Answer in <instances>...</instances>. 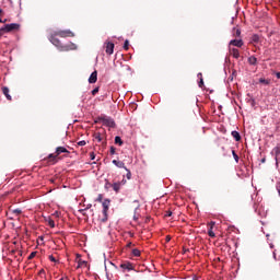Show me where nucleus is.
Returning a JSON list of instances; mask_svg holds the SVG:
<instances>
[{
    "instance_id": "7",
    "label": "nucleus",
    "mask_w": 280,
    "mask_h": 280,
    "mask_svg": "<svg viewBox=\"0 0 280 280\" xmlns=\"http://www.w3.org/2000/svg\"><path fill=\"white\" fill-rule=\"evenodd\" d=\"M115 51V44L110 43V42H106L105 43V52L107 54V56H113Z\"/></svg>"
},
{
    "instance_id": "36",
    "label": "nucleus",
    "mask_w": 280,
    "mask_h": 280,
    "mask_svg": "<svg viewBox=\"0 0 280 280\" xmlns=\"http://www.w3.org/2000/svg\"><path fill=\"white\" fill-rule=\"evenodd\" d=\"M49 259H50L51 261L56 262V257H54V255H50V256H49Z\"/></svg>"
},
{
    "instance_id": "23",
    "label": "nucleus",
    "mask_w": 280,
    "mask_h": 280,
    "mask_svg": "<svg viewBox=\"0 0 280 280\" xmlns=\"http://www.w3.org/2000/svg\"><path fill=\"white\" fill-rule=\"evenodd\" d=\"M128 49H130V42L128 39H126L125 44H124V50L128 51Z\"/></svg>"
},
{
    "instance_id": "6",
    "label": "nucleus",
    "mask_w": 280,
    "mask_h": 280,
    "mask_svg": "<svg viewBox=\"0 0 280 280\" xmlns=\"http://www.w3.org/2000/svg\"><path fill=\"white\" fill-rule=\"evenodd\" d=\"M55 36H59L60 38H73L75 34L71 32L70 30H65V31H56L54 32Z\"/></svg>"
},
{
    "instance_id": "48",
    "label": "nucleus",
    "mask_w": 280,
    "mask_h": 280,
    "mask_svg": "<svg viewBox=\"0 0 280 280\" xmlns=\"http://www.w3.org/2000/svg\"><path fill=\"white\" fill-rule=\"evenodd\" d=\"M60 280H65L63 278H61Z\"/></svg>"
},
{
    "instance_id": "39",
    "label": "nucleus",
    "mask_w": 280,
    "mask_h": 280,
    "mask_svg": "<svg viewBox=\"0 0 280 280\" xmlns=\"http://www.w3.org/2000/svg\"><path fill=\"white\" fill-rule=\"evenodd\" d=\"M276 77L280 80V72H276Z\"/></svg>"
},
{
    "instance_id": "38",
    "label": "nucleus",
    "mask_w": 280,
    "mask_h": 280,
    "mask_svg": "<svg viewBox=\"0 0 280 280\" xmlns=\"http://www.w3.org/2000/svg\"><path fill=\"white\" fill-rule=\"evenodd\" d=\"M98 202H102V195H98L97 199Z\"/></svg>"
},
{
    "instance_id": "4",
    "label": "nucleus",
    "mask_w": 280,
    "mask_h": 280,
    "mask_svg": "<svg viewBox=\"0 0 280 280\" xmlns=\"http://www.w3.org/2000/svg\"><path fill=\"white\" fill-rule=\"evenodd\" d=\"M103 218L101 222H108V208L110 207V200L106 199L103 201Z\"/></svg>"
},
{
    "instance_id": "14",
    "label": "nucleus",
    "mask_w": 280,
    "mask_h": 280,
    "mask_svg": "<svg viewBox=\"0 0 280 280\" xmlns=\"http://www.w3.org/2000/svg\"><path fill=\"white\" fill-rule=\"evenodd\" d=\"M232 34L235 38H240L242 36V31L237 27H234Z\"/></svg>"
},
{
    "instance_id": "41",
    "label": "nucleus",
    "mask_w": 280,
    "mask_h": 280,
    "mask_svg": "<svg viewBox=\"0 0 280 280\" xmlns=\"http://www.w3.org/2000/svg\"><path fill=\"white\" fill-rule=\"evenodd\" d=\"M130 246H132V243H128L127 244V247L130 248Z\"/></svg>"
},
{
    "instance_id": "33",
    "label": "nucleus",
    "mask_w": 280,
    "mask_h": 280,
    "mask_svg": "<svg viewBox=\"0 0 280 280\" xmlns=\"http://www.w3.org/2000/svg\"><path fill=\"white\" fill-rule=\"evenodd\" d=\"M78 145H80L81 148L86 145V141L82 140L78 142Z\"/></svg>"
},
{
    "instance_id": "32",
    "label": "nucleus",
    "mask_w": 280,
    "mask_h": 280,
    "mask_svg": "<svg viewBox=\"0 0 280 280\" xmlns=\"http://www.w3.org/2000/svg\"><path fill=\"white\" fill-rule=\"evenodd\" d=\"M95 139H96V141H98V143L102 142V136L100 133H97L95 136Z\"/></svg>"
},
{
    "instance_id": "20",
    "label": "nucleus",
    "mask_w": 280,
    "mask_h": 280,
    "mask_svg": "<svg viewBox=\"0 0 280 280\" xmlns=\"http://www.w3.org/2000/svg\"><path fill=\"white\" fill-rule=\"evenodd\" d=\"M198 78H200L199 81V89H202L205 86V80L202 79L201 72L198 73Z\"/></svg>"
},
{
    "instance_id": "37",
    "label": "nucleus",
    "mask_w": 280,
    "mask_h": 280,
    "mask_svg": "<svg viewBox=\"0 0 280 280\" xmlns=\"http://www.w3.org/2000/svg\"><path fill=\"white\" fill-rule=\"evenodd\" d=\"M118 183H120V186H121V185H126L127 182L126 179H122L121 182H118Z\"/></svg>"
},
{
    "instance_id": "31",
    "label": "nucleus",
    "mask_w": 280,
    "mask_h": 280,
    "mask_svg": "<svg viewBox=\"0 0 280 280\" xmlns=\"http://www.w3.org/2000/svg\"><path fill=\"white\" fill-rule=\"evenodd\" d=\"M97 93H100V88H95V89L92 91V95H97Z\"/></svg>"
},
{
    "instance_id": "47",
    "label": "nucleus",
    "mask_w": 280,
    "mask_h": 280,
    "mask_svg": "<svg viewBox=\"0 0 280 280\" xmlns=\"http://www.w3.org/2000/svg\"><path fill=\"white\" fill-rule=\"evenodd\" d=\"M167 242H170V236L166 237Z\"/></svg>"
},
{
    "instance_id": "25",
    "label": "nucleus",
    "mask_w": 280,
    "mask_h": 280,
    "mask_svg": "<svg viewBox=\"0 0 280 280\" xmlns=\"http://www.w3.org/2000/svg\"><path fill=\"white\" fill-rule=\"evenodd\" d=\"M48 226H50V229H55L56 228V222L51 219L48 220Z\"/></svg>"
},
{
    "instance_id": "17",
    "label": "nucleus",
    "mask_w": 280,
    "mask_h": 280,
    "mask_svg": "<svg viewBox=\"0 0 280 280\" xmlns=\"http://www.w3.org/2000/svg\"><path fill=\"white\" fill-rule=\"evenodd\" d=\"M231 135L235 141H242V136L237 131H232Z\"/></svg>"
},
{
    "instance_id": "5",
    "label": "nucleus",
    "mask_w": 280,
    "mask_h": 280,
    "mask_svg": "<svg viewBox=\"0 0 280 280\" xmlns=\"http://www.w3.org/2000/svg\"><path fill=\"white\" fill-rule=\"evenodd\" d=\"M98 120L103 126H107L108 128H115V120L108 116H101Z\"/></svg>"
},
{
    "instance_id": "26",
    "label": "nucleus",
    "mask_w": 280,
    "mask_h": 280,
    "mask_svg": "<svg viewBox=\"0 0 280 280\" xmlns=\"http://www.w3.org/2000/svg\"><path fill=\"white\" fill-rule=\"evenodd\" d=\"M232 154H233V156H234V161H235L236 163H240V155H237V153H235L234 150L232 151Z\"/></svg>"
},
{
    "instance_id": "1",
    "label": "nucleus",
    "mask_w": 280,
    "mask_h": 280,
    "mask_svg": "<svg viewBox=\"0 0 280 280\" xmlns=\"http://www.w3.org/2000/svg\"><path fill=\"white\" fill-rule=\"evenodd\" d=\"M56 36L58 35H55V33H52V35H50L49 37V40L55 47H57L59 51H71L72 49H75V44L70 43L68 45H62L60 39H58V37Z\"/></svg>"
},
{
    "instance_id": "34",
    "label": "nucleus",
    "mask_w": 280,
    "mask_h": 280,
    "mask_svg": "<svg viewBox=\"0 0 280 280\" xmlns=\"http://www.w3.org/2000/svg\"><path fill=\"white\" fill-rule=\"evenodd\" d=\"M165 218H172V211L171 210H167L165 212Z\"/></svg>"
},
{
    "instance_id": "15",
    "label": "nucleus",
    "mask_w": 280,
    "mask_h": 280,
    "mask_svg": "<svg viewBox=\"0 0 280 280\" xmlns=\"http://www.w3.org/2000/svg\"><path fill=\"white\" fill-rule=\"evenodd\" d=\"M272 152L275 153L276 161H279L280 159V144L273 148Z\"/></svg>"
},
{
    "instance_id": "16",
    "label": "nucleus",
    "mask_w": 280,
    "mask_h": 280,
    "mask_svg": "<svg viewBox=\"0 0 280 280\" xmlns=\"http://www.w3.org/2000/svg\"><path fill=\"white\" fill-rule=\"evenodd\" d=\"M112 187H113L114 191H116V194H119V189H121V183L116 182V183L112 184Z\"/></svg>"
},
{
    "instance_id": "27",
    "label": "nucleus",
    "mask_w": 280,
    "mask_h": 280,
    "mask_svg": "<svg viewBox=\"0 0 280 280\" xmlns=\"http://www.w3.org/2000/svg\"><path fill=\"white\" fill-rule=\"evenodd\" d=\"M252 42L253 43H259V35H253L252 36Z\"/></svg>"
},
{
    "instance_id": "11",
    "label": "nucleus",
    "mask_w": 280,
    "mask_h": 280,
    "mask_svg": "<svg viewBox=\"0 0 280 280\" xmlns=\"http://www.w3.org/2000/svg\"><path fill=\"white\" fill-rule=\"evenodd\" d=\"M113 164L116 165V167H119V168H122V170H126V164L121 161H117V160H113Z\"/></svg>"
},
{
    "instance_id": "21",
    "label": "nucleus",
    "mask_w": 280,
    "mask_h": 280,
    "mask_svg": "<svg viewBox=\"0 0 280 280\" xmlns=\"http://www.w3.org/2000/svg\"><path fill=\"white\" fill-rule=\"evenodd\" d=\"M115 143H116L117 145H124V141L121 140V137L116 136V137H115Z\"/></svg>"
},
{
    "instance_id": "3",
    "label": "nucleus",
    "mask_w": 280,
    "mask_h": 280,
    "mask_svg": "<svg viewBox=\"0 0 280 280\" xmlns=\"http://www.w3.org/2000/svg\"><path fill=\"white\" fill-rule=\"evenodd\" d=\"M20 27H21V24H16V23L5 24L4 27L0 28V36H3V34L8 32H16L18 30H20Z\"/></svg>"
},
{
    "instance_id": "44",
    "label": "nucleus",
    "mask_w": 280,
    "mask_h": 280,
    "mask_svg": "<svg viewBox=\"0 0 280 280\" xmlns=\"http://www.w3.org/2000/svg\"><path fill=\"white\" fill-rule=\"evenodd\" d=\"M8 20H3L2 22H0V23H5Z\"/></svg>"
},
{
    "instance_id": "2",
    "label": "nucleus",
    "mask_w": 280,
    "mask_h": 280,
    "mask_svg": "<svg viewBox=\"0 0 280 280\" xmlns=\"http://www.w3.org/2000/svg\"><path fill=\"white\" fill-rule=\"evenodd\" d=\"M60 154H69V150H67V148H65V147H58L56 149L55 154L50 153L48 155V158L46 159V161H50V163L52 165H56V163H57L56 159H58V156H60Z\"/></svg>"
},
{
    "instance_id": "10",
    "label": "nucleus",
    "mask_w": 280,
    "mask_h": 280,
    "mask_svg": "<svg viewBox=\"0 0 280 280\" xmlns=\"http://www.w3.org/2000/svg\"><path fill=\"white\" fill-rule=\"evenodd\" d=\"M95 82H97V70L92 72L90 78H89V83L90 84H95Z\"/></svg>"
},
{
    "instance_id": "35",
    "label": "nucleus",
    "mask_w": 280,
    "mask_h": 280,
    "mask_svg": "<svg viewBox=\"0 0 280 280\" xmlns=\"http://www.w3.org/2000/svg\"><path fill=\"white\" fill-rule=\"evenodd\" d=\"M116 150L117 149L115 147H110V150H109L110 154H115Z\"/></svg>"
},
{
    "instance_id": "9",
    "label": "nucleus",
    "mask_w": 280,
    "mask_h": 280,
    "mask_svg": "<svg viewBox=\"0 0 280 280\" xmlns=\"http://www.w3.org/2000/svg\"><path fill=\"white\" fill-rule=\"evenodd\" d=\"M230 45H233V47H244V40H242V39H232L230 42Z\"/></svg>"
},
{
    "instance_id": "8",
    "label": "nucleus",
    "mask_w": 280,
    "mask_h": 280,
    "mask_svg": "<svg viewBox=\"0 0 280 280\" xmlns=\"http://www.w3.org/2000/svg\"><path fill=\"white\" fill-rule=\"evenodd\" d=\"M120 268L122 270H135V265H132V262H130V261H125V262L120 264Z\"/></svg>"
},
{
    "instance_id": "19",
    "label": "nucleus",
    "mask_w": 280,
    "mask_h": 280,
    "mask_svg": "<svg viewBox=\"0 0 280 280\" xmlns=\"http://www.w3.org/2000/svg\"><path fill=\"white\" fill-rule=\"evenodd\" d=\"M248 63L252 65V66L257 65V58L255 56H250L248 58Z\"/></svg>"
},
{
    "instance_id": "30",
    "label": "nucleus",
    "mask_w": 280,
    "mask_h": 280,
    "mask_svg": "<svg viewBox=\"0 0 280 280\" xmlns=\"http://www.w3.org/2000/svg\"><path fill=\"white\" fill-rule=\"evenodd\" d=\"M259 82L260 84H266V85L270 84V81L266 79H259Z\"/></svg>"
},
{
    "instance_id": "42",
    "label": "nucleus",
    "mask_w": 280,
    "mask_h": 280,
    "mask_svg": "<svg viewBox=\"0 0 280 280\" xmlns=\"http://www.w3.org/2000/svg\"><path fill=\"white\" fill-rule=\"evenodd\" d=\"M84 264H86V261L81 262L80 266H82V265H84Z\"/></svg>"
},
{
    "instance_id": "13",
    "label": "nucleus",
    "mask_w": 280,
    "mask_h": 280,
    "mask_svg": "<svg viewBox=\"0 0 280 280\" xmlns=\"http://www.w3.org/2000/svg\"><path fill=\"white\" fill-rule=\"evenodd\" d=\"M2 93L5 95L7 100L12 101V96L10 95V89L7 86L2 88Z\"/></svg>"
},
{
    "instance_id": "29",
    "label": "nucleus",
    "mask_w": 280,
    "mask_h": 280,
    "mask_svg": "<svg viewBox=\"0 0 280 280\" xmlns=\"http://www.w3.org/2000/svg\"><path fill=\"white\" fill-rule=\"evenodd\" d=\"M38 252H32L30 255H28V260H32L34 259V257H36Z\"/></svg>"
},
{
    "instance_id": "22",
    "label": "nucleus",
    "mask_w": 280,
    "mask_h": 280,
    "mask_svg": "<svg viewBox=\"0 0 280 280\" xmlns=\"http://www.w3.org/2000/svg\"><path fill=\"white\" fill-rule=\"evenodd\" d=\"M131 253H132L133 257H140L141 256V250H139L138 248L132 249Z\"/></svg>"
},
{
    "instance_id": "46",
    "label": "nucleus",
    "mask_w": 280,
    "mask_h": 280,
    "mask_svg": "<svg viewBox=\"0 0 280 280\" xmlns=\"http://www.w3.org/2000/svg\"><path fill=\"white\" fill-rule=\"evenodd\" d=\"M0 23H3V20L0 18Z\"/></svg>"
},
{
    "instance_id": "12",
    "label": "nucleus",
    "mask_w": 280,
    "mask_h": 280,
    "mask_svg": "<svg viewBox=\"0 0 280 280\" xmlns=\"http://www.w3.org/2000/svg\"><path fill=\"white\" fill-rule=\"evenodd\" d=\"M230 55L233 56V58H240V50L237 48H231Z\"/></svg>"
},
{
    "instance_id": "45",
    "label": "nucleus",
    "mask_w": 280,
    "mask_h": 280,
    "mask_svg": "<svg viewBox=\"0 0 280 280\" xmlns=\"http://www.w3.org/2000/svg\"><path fill=\"white\" fill-rule=\"evenodd\" d=\"M86 209H91V205H89V206L86 207Z\"/></svg>"
},
{
    "instance_id": "43",
    "label": "nucleus",
    "mask_w": 280,
    "mask_h": 280,
    "mask_svg": "<svg viewBox=\"0 0 280 280\" xmlns=\"http://www.w3.org/2000/svg\"><path fill=\"white\" fill-rule=\"evenodd\" d=\"M3 13V10L2 9H0V14H2Z\"/></svg>"
},
{
    "instance_id": "24",
    "label": "nucleus",
    "mask_w": 280,
    "mask_h": 280,
    "mask_svg": "<svg viewBox=\"0 0 280 280\" xmlns=\"http://www.w3.org/2000/svg\"><path fill=\"white\" fill-rule=\"evenodd\" d=\"M125 170H126V172H127L126 178H127L128 180H130V178H132V173L130 172V170H128V167L125 168Z\"/></svg>"
},
{
    "instance_id": "40",
    "label": "nucleus",
    "mask_w": 280,
    "mask_h": 280,
    "mask_svg": "<svg viewBox=\"0 0 280 280\" xmlns=\"http://www.w3.org/2000/svg\"><path fill=\"white\" fill-rule=\"evenodd\" d=\"M91 159H92V161L95 159V154L94 153H91Z\"/></svg>"
},
{
    "instance_id": "18",
    "label": "nucleus",
    "mask_w": 280,
    "mask_h": 280,
    "mask_svg": "<svg viewBox=\"0 0 280 280\" xmlns=\"http://www.w3.org/2000/svg\"><path fill=\"white\" fill-rule=\"evenodd\" d=\"M210 224H211V226H210V229H209V231H208V235H209V237H215V233L213 232V225H214L215 223H214V222H211Z\"/></svg>"
},
{
    "instance_id": "28",
    "label": "nucleus",
    "mask_w": 280,
    "mask_h": 280,
    "mask_svg": "<svg viewBox=\"0 0 280 280\" xmlns=\"http://www.w3.org/2000/svg\"><path fill=\"white\" fill-rule=\"evenodd\" d=\"M12 213H14V215H21V213H23V211L21 209H14V210H12Z\"/></svg>"
}]
</instances>
